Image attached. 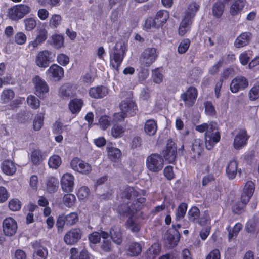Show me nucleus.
<instances>
[{
	"label": "nucleus",
	"instance_id": "obj_1",
	"mask_svg": "<svg viewBox=\"0 0 259 259\" xmlns=\"http://www.w3.org/2000/svg\"><path fill=\"white\" fill-rule=\"evenodd\" d=\"M125 198L127 201L126 205H121L120 211L124 214L133 215L137 210L141 209L145 203V198L142 197L133 187H127L122 194V198Z\"/></svg>",
	"mask_w": 259,
	"mask_h": 259
},
{
	"label": "nucleus",
	"instance_id": "obj_2",
	"mask_svg": "<svg viewBox=\"0 0 259 259\" xmlns=\"http://www.w3.org/2000/svg\"><path fill=\"white\" fill-rule=\"evenodd\" d=\"M125 47L122 42L116 43L110 54V65L116 71H118L125 55Z\"/></svg>",
	"mask_w": 259,
	"mask_h": 259
},
{
	"label": "nucleus",
	"instance_id": "obj_3",
	"mask_svg": "<svg viewBox=\"0 0 259 259\" xmlns=\"http://www.w3.org/2000/svg\"><path fill=\"white\" fill-rule=\"evenodd\" d=\"M146 165L149 171L158 172L161 170L164 166V160L161 155L153 153L147 157Z\"/></svg>",
	"mask_w": 259,
	"mask_h": 259
},
{
	"label": "nucleus",
	"instance_id": "obj_4",
	"mask_svg": "<svg viewBox=\"0 0 259 259\" xmlns=\"http://www.w3.org/2000/svg\"><path fill=\"white\" fill-rule=\"evenodd\" d=\"M31 12L30 7L26 5H15L8 9V17L13 21H18Z\"/></svg>",
	"mask_w": 259,
	"mask_h": 259
},
{
	"label": "nucleus",
	"instance_id": "obj_5",
	"mask_svg": "<svg viewBox=\"0 0 259 259\" xmlns=\"http://www.w3.org/2000/svg\"><path fill=\"white\" fill-rule=\"evenodd\" d=\"M158 56V52L155 48L148 47L141 54L140 63L143 67H149L156 61Z\"/></svg>",
	"mask_w": 259,
	"mask_h": 259
},
{
	"label": "nucleus",
	"instance_id": "obj_6",
	"mask_svg": "<svg viewBox=\"0 0 259 259\" xmlns=\"http://www.w3.org/2000/svg\"><path fill=\"white\" fill-rule=\"evenodd\" d=\"M32 81L34 85L35 94L40 98H44L49 90L47 82L38 76H35Z\"/></svg>",
	"mask_w": 259,
	"mask_h": 259
},
{
	"label": "nucleus",
	"instance_id": "obj_7",
	"mask_svg": "<svg viewBox=\"0 0 259 259\" xmlns=\"http://www.w3.org/2000/svg\"><path fill=\"white\" fill-rule=\"evenodd\" d=\"M48 36V31L45 28H38L36 30L35 38L29 42L28 47L31 50L37 49L40 45L47 40Z\"/></svg>",
	"mask_w": 259,
	"mask_h": 259
},
{
	"label": "nucleus",
	"instance_id": "obj_8",
	"mask_svg": "<svg viewBox=\"0 0 259 259\" xmlns=\"http://www.w3.org/2000/svg\"><path fill=\"white\" fill-rule=\"evenodd\" d=\"M71 167L82 174L88 175L92 170L91 166L77 157L74 158L70 162Z\"/></svg>",
	"mask_w": 259,
	"mask_h": 259
},
{
	"label": "nucleus",
	"instance_id": "obj_9",
	"mask_svg": "<svg viewBox=\"0 0 259 259\" xmlns=\"http://www.w3.org/2000/svg\"><path fill=\"white\" fill-rule=\"evenodd\" d=\"M52 53L48 50H43L38 53L35 58V64L41 68L47 67L52 60Z\"/></svg>",
	"mask_w": 259,
	"mask_h": 259
},
{
	"label": "nucleus",
	"instance_id": "obj_10",
	"mask_svg": "<svg viewBox=\"0 0 259 259\" xmlns=\"http://www.w3.org/2000/svg\"><path fill=\"white\" fill-rule=\"evenodd\" d=\"M46 74L50 80L58 81L63 77L64 69L57 64H53L47 70Z\"/></svg>",
	"mask_w": 259,
	"mask_h": 259
},
{
	"label": "nucleus",
	"instance_id": "obj_11",
	"mask_svg": "<svg viewBox=\"0 0 259 259\" xmlns=\"http://www.w3.org/2000/svg\"><path fill=\"white\" fill-rule=\"evenodd\" d=\"M3 232L5 235L12 236L17 230L16 221L11 217L6 218L3 222Z\"/></svg>",
	"mask_w": 259,
	"mask_h": 259
},
{
	"label": "nucleus",
	"instance_id": "obj_12",
	"mask_svg": "<svg viewBox=\"0 0 259 259\" xmlns=\"http://www.w3.org/2000/svg\"><path fill=\"white\" fill-rule=\"evenodd\" d=\"M81 235L82 233L79 229H72L65 234L64 240L67 245H74L80 239Z\"/></svg>",
	"mask_w": 259,
	"mask_h": 259
},
{
	"label": "nucleus",
	"instance_id": "obj_13",
	"mask_svg": "<svg viewBox=\"0 0 259 259\" xmlns=\"http://www.w3.org/2000/svg\"><path fill=\"white\" fill-rule=\"evenodd\" d=\"M120 108L121 111L131 116H134L138 111L135 103L130 98L122 101L120 104Z\"/></svg>",
	"mask_w": 259,
	"mask_h": 259
},
{
	"label": "nucleus",
	"instance_id": "obj_14",
	"mask_svg": "<svg viewBox=\"0 0 259 259\" xmlns=\"http://www.w3.org/2000/svg\"><path fill=\"white\" fill-rule=\"evenodd\" d=\"M163 155L169 163H172L175 160L177 155V147L171 140L167 141L165 149L163 151Z\"/></svg>",
	"mask_w": 259,
	"mask_h": 259
},
{
	"label": "nucleus",
	"instance_id": "obj_15",
	"mask_svg": "<svg viewBox=\"0 0 259 259\" xmlns=\"http://www.w3.org/2000/svg\"><path fill=\"white\" fill-rule=\"evenodd\" d=\"M197 95V89L195 87H190L181 95V98L186 105L191 106L194 104Z\"/></svg>",
	"mask_w": 259,
	"mask_h": 259
},
{
	"label": "nucleus",
	"instance_id": "obj_16",
	"mask_svg": "<svg viewBox=\"0 0 259 259\" xmlns=\"http://www.w3.org/2000/svg\"><path fill=\"white\" fill-rule=\"evenodd\" d=\"M248 85L247 79L243 76H239L234 78L231 81L230 88L232 93H236L240 90H242Z\"/></svg>",
	"mask_w": 259,
	"mask_h": 259
},
{
	"label": "nucleus",
	"instance_id": "obj_17",
	"mask_svg": "<svg viewBox=\"0 0 259 259\" xmlns=\"http://www.w3.org/2000/svg\"><path fill=\"white\" fill-rule=\"evenodd\" d=\"M74 177L70 173L64 174L61 178V186L64 192H71L73 190Z\"/></svg>",
	"mask_w": 259,
	"mask_h": 259
},
{
	"label": "nucleus",
	"instance_id": "obj_18",
	"mask_svg": "<svg viewBox=\"0 0 259 259\" xmlns=\"http://www.w3.org/2000/svg\"><path fill=\"white\" fill-rule=\"evenodd\" d=\"M34 251L33 259H47L48 255L47 248L43 246L39 242L36 241L31 245Z\"/></svg>",
	"mask_w": 259,
	"mask_h": 259
},
{
	"label": "nucleus",
	"instance_id": "obj_19",
	"mask_svg": "<svg viewBox=\"0 0 259 259\" xmlns=\"http://www.w3.org/2000/svg\"><path fill=\"white\" fill-rule=\"evenodd\" d=\"M255 190V185L252 181L246 182L241 194V200L244 203H247L252 196Z\"/></svg>",
	"mask_w": 259,
	"mask_h": 259
},
{
	"label": "nucleus",
	"instance_id": "obj_20",
	"mask_svg": "<svg viewBox=\"0 0 259 259\" xmlns=\"http://www.w3.org/2000/svg\"><path fill=\"white\" fill-rule=\"evenodd\" d=\"M249 136L244 130H240L236 135L234 140V147L236 149L242 148L247 144Z\"/></svg>",
	"mask_w": 259,
	"mask_h": 259
},
{
	"label": "nucleus",
	"instance_id": "obj_21",
	"mask_svg": "<svg viewBox=\"0 0 259 259\" xmlns=\"http://www.w3.org/2000/svg\"><path fill=\"white\" fill-rule=\"evenodd\" d=\"M221 135L219 131L207 133L205 134V140L206 148L208 150H211L214 145L220 140Z\"/></svg>",
	"mask_w": 259,
	"mask_h": 259
},
{
	"label": "nucleus",
	"instance_id": "obj_22",
	"mask_svg": "<svg viewBox=\"0 0 259 259\" xmlns=\"http://www.w3.org/2000/svg\"><path fill=\"white\" fill-rule=\"evenodd\" d=\"M90 96L94 99H101L108 94V89L105 86L100 85L90 88Z\"/></svg>",
	"mask_w": 259,
	"mask_h": 259
},
{
	"label": "nucleus",
	"instance_id": "obj_23",
	"mask_svg": "<svg viewBox=\"0 0 259 259\" xmlns=\"http://www.w3.org/2000/svg\"><path fill=\"white\" fill-rule=\"evenodd\" d=\"M195 130L200 133L205 132V134H207V133H209L210 134L212 132L219 131L217 123L212 121L198 125L196 126Z\"/></svg>",
	"mask_w": 259,
	"mask_h": 259
},
{
	"label": "nucleus",
	"instance_id": "obj_24",
	"mask_svg": "<svg viewBox=\"0 0 259 259\" xmlns=\"http://www.w3.org/2000/svg\"><path fill=\"white\" fill-rule=\"evenodd\" d=\"M110 236L113 242L117 245L122 242V233L119 226H114L110 231Z\"/></svg>",
	"mask_w": 259,
	"mask_h": 259
},
{
	"label": "nucleus",
	"instance_id": "obj_25",
	"mask_svg": "<svg viewBox=\"0 0 259 259\" xmlns=\"http://www.w3.org/2000/svg\"><path fill=\"white\" fill-rule=\"evenodd\" d=\"M238 164L234 160H231L228 164L226 172L229 179H233L235 178L237 171L240 172L241 169H238Z\"/></svg>",
	"mask_w": 259,
	"mask_h": 259
},
{
	"label": "nucleus",
	"instance_id": "obj_26",
	"mask_svg": "<svg viewBox=\"0 0 259 259\" xmlns=\"http://www.w3.org/2000/svg\"><path fill=\"white\" fill-rule=\"evenodd\" d=\"M251 38V34L249 32H244L239 35L234 42L236 48L243 47L248 45Z\"/></svg>",
	"mask_w": 259,
	"mask_h": 259
},
{
	"label": "nucleus",
	"instance_id": "obj_27",
	"mask_svg": "<svg viewBox=\"0 0 259 259\" xmlns=\"http://www.w3.org/2000/svg\"><path fill=\"white\" fill-rule=\"evenodd\" d=\"M192 23V20L184 16L179 28V34L181 36L184 35L190 29L191 25Z\"/></svg>",
	"mask_w": 259,
	"mask_h": 259
},
{
	"label": "nucleus",
	"instance_id": "obj_28",
	"mask_svg": "<svg viewBox=\"0 0 259 259\" xmlns=\"http://www.w3.org/2000/svg\"><path fill=\"white\" fill-rule=\"evenodd\" d=\"M246 4L245 0H236L231 6L230 13L232 16L239 14L243 9Z\"/></svg>",
	"mask_w": 259,
	"mask_h": 259
},
{
	"label": "nucleus",
	"instance_id": "obj_29",
	"mask_svg": "<svg viewBox=\"0 0 259 259\" xmlns=\"http://www.w3.org/2000/svg\"><path fill=\"white\" fill-rule=\"evenodd\" d=\"M3 171L8 175H13L16 170V168L14 163L11 160L4 161L2 165Z\"/></svg>",
	"mask_w": 259,
	"mask_h": 259
},
{
	"label": "nucleus",
	"instance_id": "obj_30",
	"mask_svg": "<svg viewBox=\"0 0 259 259\" xmlns=\"http://www.w3.org/2000/svg\"><path fill=\"white\" fill-rule=\"evenodd\" d=\"M168 18L169 14L167 11L160 10L157 12L154 18L157 22V25L161 27L166 23Z\"/></svg>",
	"mask_w": 259,
	"mask_h": 259
},
{
	"label": "nucleus",
	"instance_id": "obj_31",
	"mask_svg": "<svg viewBox=\"0 0 259 259\" xmlns=\"http://www.w3.org/2000/svg\"><path fill=\"white\" fill-rule=\"evenodd\" d=\"M157 130V123L155 120L150 119L146 121L145 124L144 130L147 135L149 136L154 135Z\"/></svg>",
	"mask_w": 259,
	"mask_h": 259
},
{
	"label": "nucleus",
	"instance_id": "obj_32",
	"mask_svg": "<svg viewBox=\"0 0 259 259\" xmlns=\"http://www.w3.org/2000/svg\"><path fill=\"white\" fill-rule=\"evenodd\" d=\"M203 142L200 139H195L192 143V151L194 153V156H198L201 155L203 150Z\"/></svg>",
	"mask_w": 259,
	"mask_h": 259
},
{
	"label": "nucleus",
	"instance_id": "obj_33",
	"mask_svg": "<svg viewBox=\"0 0 259 259\" xmlns=\"http://www.w3.org/2000/svg\"><path fill=\"white\" fill-rule=\"evenodd\" d=\"M161 248L158 244H154L147 251L146 255L148 259H154L160 252Z\"/></svg>",
	"mask_w": 259,
	"mask_h": 259
},
{
	"label": "nucleus",
	"instance_id": "obj_34",
	"mask_svg": "<svg viewBox=\"0 0 259 259\" xmlns=\"http://www.w3.org/2000/svg\"><path fill=\"white\" fill-rule=\"evenodd\" d=\"M83 102L81 99H75L70 101L69 108L72 113H78L81 109Z\"/></svg>",
	"mask_w": 259,
	"mask_h": 259
},
{
	"label": "nucleus",
	"instance_id": "obj_35",
	"mask_svg": "<svg viewBox=\"0 0 259 259\" xmlns=\"http://www.w3.org/2000/svg\"><path fill=\"white\" fill-rule=\"evenodd\" d=\"M47 189L50 193L56 192L59 186V181L54 177L49 178L47 181Z\"/></svg>",
	"mask_w": 259,
	"mask_h": 259
},
{
	"label": "nucleus",
	"instance_id": "obj_36",
	"mask_svg": "<svg viewBox=\"0 0 259 259\" xmlns=\"http://www.w3.org/2000/svg\"><path fill=\"white\" fill-rule=\"evenodd\" d=\"M199 8V5L197 3H192L190 4L187 7L184 16H187V17L192 20Z\"/></svg>",
	"mask_w": 259,
	"mask_h": 259
},
{
	"label": "nucleus",
	"instance_id": "obj_37",
	"mask_svg": "<svg viewBox=\"0 0 259 259\" xmlns=\"http://www.w3.org/2000/svg\"><path fill=\"white\" fill-rule=\"evenodd\" d=\"M64 44V38L62 35L54 34L51 36L50 44L55 48L58 49L61 48Z\"/></svg>",
	"mask_w": 259,
	"mask_h": 259
},
{
	"label": "nucleus",
	"instance_id": "obj_38",
	"mask_svg": "<svg viewBox=\"0 0 259 259\" xmlns=\"http://www.w3.org/2000/svg\"><path fill=\"white\" fill-rule=\"evenodd\" d=\"M14 97V93L12 90L4 89L1 94V99L3 103H7L10 101Z\"/></svg>",
	"mask_w": 259,
	"mask_h": 259
},
{
	"label": "nucleus",
	"instance_id": "obj_39",
	"mask_svg": "<svg viewBox=\"0 0 259 259\" xmlns=\"http://www.w3.org/2000/svg\"><path fill=\"white\" fill-rule=\"evenodd\" d=\"M224 10V5L220 1H218L213 5L212 9L213 15L217 18H220Z\"/></svg>",
	"mask_w": 259,
	"mask_h": 259
},
{
	"label": "nucleus",
	"instance_id": "obj_40",
	"mask_svg": "<svg viewBox=\"0 0 259 259\" xmlns=\"http://www.w3.org/2000/svg\"><path fill=\"white\" fill-rule=\"evenodd\" d=\"M142 251V247L140 244L136 242L132 243L128 248V254L130 256H137Z\"/></svg>",
	"mask_w": 259,
	"mask_h": 259
},
{
	"label": "nucleus",
	"instance_id": "obj_41",
	"mask_svg": "<svg viewBox=\"0 0 259 259\" xmlns=\"http://www.w3.org/2000/svg\"><path fill=\"white\" fill-rule=\"evenodd\" d=\"M242 225L240 223H237L232 229L230 226L227 228L228 231V239L231 240L233 237L237 236L239 232L242 229Z\"/></svg>",
	"mask_w": 259,
	"mask_h": 259
},
{
	"label": "nucleus",
	"instance_id": "obj_42",
	"mask_svg": "<svg viewBox=\"0 0 259 259\" xmlns=\"http://www.w3.org/2000/svg\"><path fill=\"white\" fill-rule=\"evenodd\" d=\"M187 210V204L181 203L178 207L176 211V219L180 220L183 219L186 214Z\"/></svg>",
	"mask_w": 259,
	"mask_h": 259
},
{
	"label": "nucleus",
	"instance_id": "obj_43",
	"mask_svg": "<svg viewBox=\"0 0 259 259\" xmlns=\"http://www.w3.org/2000/svg\"><path fill=\"white\" fill-rule=\"evenodd\" d=\"M178 234H171L170 232L166 235V242L169 244V247H174L176 246L179 242Z\"/></svg>",
	"mask_w": 259,
	"mask_h": 259
},
{
	"label": "nucleus",
	"instance_id": "obj_44",
	"mask_svg": "<svg viewBox=\"0 0 259 259\" xmlns=\"http://www.w3.org/2000/svg\"><path fill=\"white\" fill-rule=\"evenodd\" d=\"M62 163L61 159L58 155H54L50 157L48 160L49 166L56 169L59 167Z\"/></svg>",
	"mask_w": 259,
	"mask_h": 259
},
{
	"label": "nucleus",
	"instance_id": "obj_45",
	"mask_svg": "<svg viewBox=\"0 0 259 259\" xmlns=\"http://www.w3.org/2000/svg\"><path fill=\"white\" fill-rule=\"evenodd\" d=\"M108 155L112 161H115L118 159L121 155L120 150L114 147H107Z\"/></svg>",
	"mask_w": 259,
	"mask_h": 259
},
{
	"label": "nucleus",
	"instance_id": "obj_46",
	"mask_svg": "<svg viewBox=\"0 0 259 259\" xmlns=\"http://www.w3.org/2000/svg\"><path fill=\"white\" fill-rule=\"evenodd\" d=\"M62 18L58 14L53 15L49 20V26L51 28H57L61 23Z\"/></svg>",
	"mask_w": 259,
	"mask_h": 259
},
{
	"label": "nucleus",
	"instance_id": "obj_47",
	"mask_svg": "<svg viewBox=\"0 0 259 259\" xmlns=\"http://www.w3.org/2000/svg\"><path fill=\"white\" fill-rule=\"evenodd\" d=\"M111 122V118L107 115L102 116L99 119V123L100 127L103 130L107 129L109 126H110Z\"/></svg>",
	"mask_w": 259,
	"mask_h": 259
},
{
	"label": "nucleus",
	"instance_id": "obj_48",
	"mask_svg": "<svg viewBox=\"0 0 259 259\" xmlns=\"http://www.w3.org/2000/svg\"><path fill=\"white\" fill-rule=\"evenodd\" d=\"M144 27L147 31L160 27L158 25H157V22L155 19L152 17L148 18L146 20Z\"/></svg>",
	"mask_w": 259,
	"mask_h": 259
},
{
	"label": "nucleus",
	"instance_id": "obj_49",
	"mask_svg": "<svg viewBox=\"0 0 259 259\" xmlns=\"http://www.w3.org/2000/svg\"><path fill=\"white\" fill-rule=\"evenodd\" d=\"M75 196L72 194H65L63 198V201L65 206L68 207L72 206L75 201Z\"/></svg>",
	"mask_w": 259,
	"mask_h": 259
},
{
	"label": "nucleus",
	"instance_id": "obj_50",
	"mask_svg": "<svg viewBox=\"0 0 259 259\" xmlns=\"http://www.w3.org/2000/svg\"><path fill=\"white\" fill-rule=\"evenodd\" d=\"M245 228L248 232L253 233L259 228V224L254 219H252L247 222Z\"/></svg>",
	"mask_w": 259,
	"mask_h": 259
},
{
	"label": "nucleus",
	"instance_id": "obj_51",
	"mask_svg": "<svg viewBox=\"0 0 259 259\" xmlns=\"http://www.w3.org/2000/svg\"><path fill=\"white\" fill-rule=\"evenodd\" d=\"M152 77L154 82L160 83L162 81L163 76L161 71L157 68L152 71Z\"/></svg>",
	"mask_w": 259,
	"mask_h": 259
},
{
	"label": "nucleus",
	"instance_id": "obj_52",
	"mask_svg": "<svg viewBox=\"0 0 259 259\" xmlns=\"http://www.w3.org/2000/svg\"><path fill=\"white\" fill-rule=\"evenodd\" d=\"M27 104L33 109H37L40 106L39 100L33 95H29L27 99Z\"/></svg>",
	"mask_w": 259,
	"mask_h": 259
},
{
	"label": "nucleus",
	"instance_id": "obj_53",
	"mask_svg": "<svg viewBox=\"0 0 259 259\" xmlns=\"http://www.w3.org/2000/svg\"><path fill=\"white\" fill-rule=\"evenodd\" d=\"M200 211L196 207L191 208L188 211V215L189 220L191 222H194L197 220L199 217Z\"/></svg>",
	"mask_w": 259,
	"mask_h": 259
},
{
	"label": "nucleus",
	"instance_id": "obj_54",
	"mask_svg": "<svg viewBox=\"0 0 259 259\" xmlns=\"http://www.w3.org/2000/svg\"><path fill=\"white\" fill-rule=\"evenodd\" d=\"M127 227L133 232H137L140 228V225L135 222L133 219L130 217L126 222Z\"/></svg>",
	"mask_w": 259,
	"mask_h": 259
},
{
	"label": "nucleus",
	"instance_id": "obj_55",
	"mask_svg": "<svg viewBox=\"0 0 259 259\" xmlns=\"http://www.w3.org/2000/svg\"><path fill=\"white\" fill-rule=\"evenodd\" d=\"M124 132V129L121 125L114 124L111 129V135L114 138L121 137Z\"/></svg>",
	"mask_w": 259,
	"mask_h": 259
},
{
	"label": "nucleus",
	"instance_id": "obj_56",
	"mask_svg": "<svg viewBox=\"0 0 259 259\" xmlns=\"http://www.w3.org/2000/svg\"><path fill=\"white\" fill-rule=\"evenodd\" d=\"M44 116L42 114L37 115L33 121V128L35 131H39L43 124Z\"/></svg>",
	"mask_w": 259,
	"mask_h": 259
},
{
	"label": "nucleus",
	"instance_id": "obj_57",
	"mask_svg": "<svg viewBox=\"0 0 259 259\" xmlns=\"http://www.w3.org/2000/svg\"><path fill=\"white\" fill-rule=\"evenodd\" d=\"M24 22L25 23V30L28 31L34 29L36 26V21L32 18L25 19Z\"/></svg>",
	"mask_w": 259,
	"mask_h": 259
},
{
	"label": "nucleus",
	"instance_id": "obj_58",
	"mask_svg": "<svg viewBox=\"0 0 259 259\" xmlns=\"http://www.w3.org/2000/svg\"><path fill=\"white\" fill-rule=\"evenodd\" d=\"M190 41L188 39H183L179 44L178 48V52L180 54L185 53L188 49Z\"/></svg>",
	"mask_w": 259,
	"mask_h": 259
},
{
	"label": "nucleus",
	"instance_id": "obj_59",
	"mask_svg": "<svg viewBox=\"0 0 259 259\" xmlns=\"http://www.w3.org/2000/svg\"><path fill=\"white\" fill-rule=\"evenodd\" d=\"M65 218L66 224L69 226L74 225L78 220V215L75 212H72L67 215H65Z\"/></svg>",
	"mask_w": 259,
	"mask_h": 259
},
{
	"label": "nucleus",
	"instance_id": "obj_60",
	"mask_svg": "<svg viewBox=\"0 0 259 259\" xmlns=\"http://www.w3.org/2000/svg\"><path fill=\"white\" fill-rule=\"evenodd\" d=\"M15 42L20 45H22L25 44L27 40L26 35L23 32H17L14 36Z\"/></svg>",
	"mask_w": 259,
	"mask_h": 259
},
{
	"label": "nucleus",
	"instance_id": "obj_61",
	"mask_svg": "<svg viewBox=\"0 0 259 259\" xmlns=\"http://www.w3.org/2000/svg\"><path fill=\"white\" fill-rule=\"evenodd\" d=\"M41 156V153L39 150H34L31 154V159L32 162L34 164H38L40 161Z\"/></svg>",
	"mask_w": 259,
	"mask_h": 259
},
{
	"label": "nucleus",
	"instance_id": "obj_62",
	"mask_svg": "<svg viewBox=\"0 0 259 259\" xmlns=\"http://www.w3.org/2000/svg\"><path fill=\"white\" fill-rule=\"evenodd\" d=\"M249 98L250 100L254 101L259 98V85L253 87L249 91Z\"/></svg>",
	"mask_w": 259,
	"mask_h": 259
},
{
	"label": "nucleus",
	"instance_id": "obj_63",
	"mask_svg": "<svg viewBox=\"0 0 259 259\" xmlns=\"http://www.w3.org/2000/svg\"><path fill=\"white\" fill-rule=\"evenodd\" d=\"M57 61L61 65L66 66L69 62V58L64 54H59L57 56Z\"/></svg>",
	"mask_w": 259,
	"mask_h": 259
},
{
	"label": "nucleus",
	"instance_id": "obj_64",
	"mask_svg": "<svg viewBox=\"0 0 259 259\" xmlns=\"http://www.w3.org/2000/svg\"><path fill=\"white\" fill-rule=\"evenodd\" d=\"M9 207L12 211H18L21 208V202L17 199H12L9 201Z\"/></svg>",
	"mask_w": 259,
	"mask_h": 259
}]
</instances>
